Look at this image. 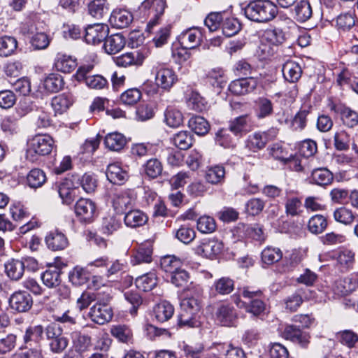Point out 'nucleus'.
<instances>
[{
  "label": "nucleus",
  "mask_w": 358,
  "mask_h": 358,
  "mask_svg": "<svg viewBox=\"0 0 358 358\" xmlns=\"http://www.w3.org/2000/svg\"><path fill=\"white\" fill-rule=\"evenodd\" d=\"M45 28L46 24L41 20L38 13H31L26 16L24 23V34L29 35V48L31 50H44L49 47L52 39L45 33Z\"/></svg>",
  "instance_id": "obj_1"
},
{
  "label": "nucleus",
  "mask_w": 358,
  "mask_h": 358,
  "mask_svg": "<svg viewBox=\"0 0 358 358\" xmlns=\"http://www.w3.org/2000/svg\"><path fill=\"white\" fill-rule=\"evenodd\" d=\"M245 16L251 21L265 23L273 20L278 13V6L270 0H254L244 8Z\"/></svg>",
  "instance_id": "obj_2"
},
{
  "label": "nucleus",
  "mask_w": 358,
  "mask_h": 358,
  "mask_svg": "<svg viewBox=\"0 0 358 358\" xmlns=\"http://www.w3.org/2000/svg\"><path fill=\"white\" fill-rule=\"evenodd\" d=\"M54 146V140L49 135H36L27 141V159L36 162L40 156L49 155Z\"/></svg>",
  "instance_id": "obj_3"
},
{
  "label": "nucleus",
  "mask_w": 358,
  "mask_h": 358,
  "mask_svg": "<svg viewBox=\"0 0 358 358\" xmlns=\"http://www.w3.org/2000/svg\"><path fill=\"white\" fill-rule=\"evenodd\" d=\"M94 68L92 64L80 66L74 77L76 80L85 81V84L92 89L102 90L108 86L107 80L101 75L88 76Z\"/></svg>",
  "instance_id": "obj_4"
},
{
  "label": "nucleus",
  "mask_w": 358,
  "mask_h": 358,
  "mask_svg": "<svg viewBox=\"0 0 358 358\" xmlns=\"http://www.w3.org/2000/svg\"><path fill=\"white\" fill-rule=\"evenodd\" d=\"M242 296L248 300L245 308L247 312L255 316L260 315L264 312L266 305L262 300L263 293L261 290H253L249 287L243 288Z\"/></svg>",
  "instance_id": "obj_5"
},
{
  "label": "nucleus",
  "mask_w": 358,
  "mask_h": 358,
  "mask_svg": "<svg viewBox=\"0 0 358 358\" xmlns=\"http://www.w3.org/2000/svg\"><path fill=\"white\" fill-rule=\"evenodd\" d=\"M202 293L203 290L199 286L188 287L185 290V297L180 303L181 308L198 315L201 309Z\"/></svg>",
  "instance_id": "obj_6"
},
{
  "label": "nucleus",
  "mask_w": 358,
  "mask_h": 358,
  "mask_svg": "<svg viewBox=\"0 0 358 358\" xmlns=\"http://www.w3.org/2000/svg\"><path fill=\"white\" fill-rule=\"evenodd\" d=\"M278 133V131L275 128H271L264 132H255L249 136L246 141V147L256 152L263 149L268 142L275 139Z\"/></svg>",
  "instance_id": "obj_7"
},
{
  "label": "nucleus",
  "mask_w": 358,
  "mask_h": 358,
  "mask_svg": "<svg viewBox=\"0 0 358 358\" xmlns=\"http://www.w3.org/2000/svg\"><path fill=\"white\" fill-rule=\"evenodd\" d=\"M223 248V243L218 240L204 238L194 248V251L198 255L213 259L222 252Z\"/></svg>",
  "instance_id": "obj_8"
},
{
  "label": "nucleus",
  "mask_w": 358,
  "mask_h": 358,
  "mask_svg": "<svg viewBox=\"0 0 358 358\" xmlns=\"http://www.w3.org/2000/svg\"><path fill=\"white\" fill-rule=\"evenodd\" d=\"M142 8L149 9L152 15V18L148 22L146 31L152 32L153 28L159 24L161 16L163 15L166 7L165 0H145L142 4Z\"/></svg>",
  "instance_id": "obj_9"
},
{
  "label": "nucleus",
  "mask_w": 358,
  "mask_h": 358,
  "mask_svg": "<svg viewBox=\"0 0 358 358\" xmlns=\"http://www.w3.org/2000/svg\"><path fill=\"white\" fill-rule=\"evenodd\" d=\"M150 50L147 47H142L139 50L124 53L115 58V64L119 66H128L131 65L141 66L144 60L149 56Z\"/></svg>",
  "instance_id": "obj_10"
},
{
  "label": "nucleus",
  "mask_w": 358,
  "mask_h": 358,
  "mask_svg": "<svg viewBox=\"0 0 358 358\" xmlns=\"http://www.w3.org/2000/svg\"><path fill=\"white\" fill-rule=\"evenodd\" d=\"M136 199V196L133 190L117 192L112 199L113 207L117 213H123L134 206Z\"/></svg>",
  "instance_id": "obj_11"
},
{
  "label": "nucleus",
  "mask_w": 358,
  "mask_h": 358,
  "mask_svg": "<svg viewBox=\"0 0 358 358\" xmlns=\"http://www.w3.org/2000/svg\"><path fill=\"white\" fill-rule=\"evenodd\" d=\"M108 32L109 28L105 24H90L85 29V40L89 44H99L105 41Z\"/></svg>",
  "instance_id": "obj_12"
},
{
  "label": "nucleus",
  "mask_w": 358,
  "mask_h": 358,
  "mask_svg": "<svg viewBox=\"0 0 358 358\" xmlns=\"http://www.w3.org/2000/svg\"><path fill=\"white\" fill-rule=\"evenodd\" d=\"M75 213L81 222L90 223L95 215L96 205L90 199L81 198L75 205Z\"/></svg>",
  "instance_id": "obj_13"
},
{
  "label": "nucleus",
  "mask_w": 358,
  "mask_h": 358,
  "mask_svg": "<svg viewBox=\"0 0 358 358\" xmlns=\"http://www.w3.org/2000/svg\"><path fill=\"white\" fill-rule=\"evenodd\" d=\"M331 111L341 116L343 123L348 127H354L358 124V113L350 108L341 103L331 102L329 104Z\"/></svg>",
  "instance_id": "obj_14"
},
{
  "label": "nucleus",
  "mask_w": 358,
  "mask_h": 358,
  "mask_svg": "<svg viewBox=\"0 0 358 358\" xmlns=\"http://www.w3.org/2000/svg\"><path fill=\"white\" fill-rule=\"evenodd\" d=\"M203 34L199 27H192L182 31L178 37L182 47L186 49H193L199 45Z\"/></svg>",
  "instance_id": "obj_15"
},
{
  "label": "nucleus",
  "mask_w": 358,
  "mask_h": 358,
  "mask_svg": "<svg viewBox=\"0 0 358 358\" xmlns=\"http://www.w3.org/2000/svg\"><path fill=\"white\" fill-rule=\"evenodd\" d=\"M88 315L94 322L104 324L112 319L113 311L107 304L97 303L90 308Z\"/></svg>",
  "instance_id": "obj_16"
},
{
  "label": "nucleus",
  "mask_w": 358,
  "mask_h": 358,
  "mask_svg": "<svg viewBox=\"0 0 358 358\" xmlns=\"http://www.w3.org/2000/svg\"><path fill=\"white\" fill-rule=\"evenodd\" d=\"M257 86V81L254 78H240L229 84V90L235 95H243L254 91Z\"/></svg>",
  "instance_id": "obj_17"
},
{
  "label": "nucleus",
  "mask_w": 358,
  "mask_h": 358,
  "mask_svg": "<svg viewBox=\"0 0 358 358\" xmlns=\"http://www.w3.org/2000/svg\"><path fill=\"white\" fill-rule=\"evenodd\" d=\"M177 81L178 76L171 69L162 68L157 72L155 76L156 85L164 90L169 91Z\"/></svg>",
  "instance_id": "obj_18"
},
{
  "label": "nucleus",
  "mask_w": 358,
  "mask_h": 358,
  "mask_svg": "<svg viewBox=\"0 0 358 358\" xmlns=\"http://www.w3.org/2000/svg\"><path fill=\"white\" fill-rule=\"evenodd\" d=\"M281 336L286 340L306 346L309 342L308 336L296 325H286L281 330Z\"/></svg>",
  "instance_id": "obj_19"
},
{
  "label": "nucleus",
  "mask_w": 358,
  "mask_h": 358,
  "mask_svg": "<svg viewBox=\"0 0 358 358\" xmlns=\"http://www.w3.org/2000/svg\"><path fill=\"white\" fill-rule=\"evenodd\" d=\"M47 247L52 251H60L67 248L69 241L62 231L57 229L50 231L45 238Z\"/></svg>",
  "instance_id": "obj_20"
},
{
  "label": "nucleus",
  "mask_w": 358,
  "mask_h": 358,
  "mask_svg": "<svg viewBox=\"0 0 358 358\" xmlns=\"http://www.w3.org/2000/svg\"><path fill=\"white\" fill-rule=\"evenodd\" d=\"M132 13L127 9L116 8L110 17V23L118 29L127 27L133 21Z\"/></svg>",
  "instance_id": "obj_21"
},
{
  "label": "nucleus",
  "mask_w": 358,
  "mask_h": 358,
  "mask_svg": "<svg viewBox=\"0 0 358 358\" xmlns=\"http://www.w3.org/2000/svg\"><path fill=\"white\" fill-rule=\"evenodd\" d=\"M236 313L229 305H221L216 311V320L222 326L230 327L234 324Z\"/></svg>",
  "instance_id": "obj_22"
},
{
  "label": "nucleus",
  "mask_w": 358,
  "mask_h": 358,
  "mask_svg": "<svg viewBox=\"0 0 358 358\" xmlns=\"http://www.w3.org/2000/svg\"><path fill=\"white\" fill-rule=\"evenodd\" d=\"M69 281L76 286H81L87 282L91 278V271L89 267H83L80 266H76L69 273Z\"/></svg>",
  "instance_id": "obj_23"
},
{
  "label": "nucleus",
  "mask_w": 358,
  "mask_h": 358,
  "mask_svg": "<svg viewBox=\"0 0 358 358\" xmlns=\"http://www.w3.org/2000/svg\"><path fill=\"white\" fill-rule=\"evenodd\" d=\"M125 38L120 34H115L106 36L103 43V48L108 55H114L120 52L125 46Z\"/></svg>",
  "instance_id": "obj_24"
},
{
  "label": "nucleus",
  "mask_w": 358,
  "mask_h": 358,
  "mask_svg": "<svg viewBox=\"0 0 358 358\" xmlns=\"http://www.w3.org/2000/svg\"><path fill=\"white\" fill-rule=\"evenodd\" d=\"M58 193L64 204L71 205L76 197V189L72 180H64L58 186Z\"/></svg>",
  "instance_id": "obj_25"
},
{
  "label": "nucleus",
  "mask_w": 358,
  "mask_h": 358,
  "mask_svg": "<svg viewBox=\"0 0 358 358\" xmlns=\"http://www.w3.org/2000/svg\"><path fill=\"white\" fill-rule=\"evenodd\" d=\"M55 66L59 71L71 73L77 66L76 59L65 53L59 52L55 60Z\"/></svg>",
  "instance_id": "obj_26"
},
{
  "label": "nucleus",
  "mask_w": 358,
  "mask_h": 358,
  "mask_svg": "<svg viewBox=\"0 0 358 358\" xmlns=\"http://www.w3.org/2000/svg\"><path fill=\"white\" fill-rule=\"evenodd\" d=\"M106 176L111 183L115 185L123 184L129 178L127 172L123 170L117 163L110 164L108 166Z\"/></svg>",
  "instance_id": "obj_27"
},
{
  "label": "nucleus",
  "mask_w": 358,
  "mask_h": 358,
  "mask_svg": "<svg viewBox=\"0 0 358 358\" xmlns=\"http://www.w3.org/2000/svg\"><path fill=\"white\" fill-rule=\"evenodd\" d=\"M333 173L327 168H317L312 171L310 182L319 186H326L332 182Z\"/></svg>",
  "instance_id": "obj_28"
},
{
  "label": "nucleus",
  "mask_w": 358,
  "mask_h": 358,
  "mask_svg": "<svg viewBox=\"0 0 358 358\" xmlns=\"http://www.w3.org/2000/svg\"><path fill=\"white\" fill-rule=\"evenodd\" d=\"M251 117L249 115H243L229 122V129L235 135H242L247 132L251 127Z\"/></svg>",
  "instance_id": "obj_29"
},
{
  "label": "nucleus",
  "mask_w": 358,
  "mask_h": 358,
  "mask_svg": "<svg viewBox=\"0 0 358 358\" xmlns=\"http://www.w3.org/2000/svg\"><path fill=\"white\" fill-rule=\"evenodd\" d=\"M282 71L285 79L289 83L298 81L302 74L300 65L292 60H288L283 64Z\"/></svg>",
  "instance_id": "obj_30"
},
{
  "label": "nucleus",
  "mask_w": 358,
  "mask_h": 358,
  "mask_svg": "<svg viewBox=\"0 0 358 358\" xmlns=\"http://www.w3.org/2000/svg\"><path fill=\"white\" fill-rule=\"evenodd\" d=\"M21 69L22 64L20 62L9 63L5 69L6 74L10 78L9 82L15 86V90H20L22 87V81L20 77Z\"/></svg>",
  "instance_id": "obj_31"
},
{
  "label": "nucleus",
  "mask_w": 358,
  "mask_h": 358,
  "mask_svg": "<svg viewBox=\"0 0 358 358\" xmlns=\"http://www.w3.org/2000/svg\"><path fill=\"white\" fill-rule=\"evenodd\" d=\"M89 14L100 20L107 15L109 12V5L106 0H93L87 6Z\"/></svg>",
  "instance_id": "obj_32"
},
{
  "label": "nucleus",
  "mask_w": 358,
  "mask_h": 358,
  "mask_svg": "<svg viewBox=\"0 0 358 358\" xmlns=\"http://www.w3.org/2000/svg\"><path fill=\"white\" fill-rule=\"evenodd\" d=\"M158 278L154 272H149L136 278V287L143 292L153 289L157 285Z\"/></svg>",
  "instance_id": "obj_33"
},
{
  "label": "nucleus",
  "mask_w": 358,
  "mask_h": 358,
  "mask_svg": "<svg viewBox=\"0 0 358 358\" xmlns=\"http://www.w3.org/2000/svg\"><path fill=\"white\" fill-rule=\"evenodd\" d=\"M124 220L127 227L136 228L145 224L148 221V217L141 210H131L126 213Z\"/></svg>",
  "instance_id": "obj_34"
},
{
  "label": "nucleus",
  "mask_w": 358,
  "mask_h": 358,
  "mask_svg": "<svg viewBox=\"0 0 358 358\" xmlns=\"http://www.w3.org/2000/svg\"><path fill=\"white\" fill-rule=\"evenodd\" d=\"M154 315L159 322H164L172 317L174 313L173 306L168 301H162L154 308Z\"/></svg>",
  "instance_id": "obj_35"
},
{
  "label": "nucleus",
  "mask_w": 358,
  "mask_h": 358,
  "mask_svg": "<svg viewBox=\"0 0 358 358\" xmlns=\"http://www.w3.org/2000/svg\"><path fill=\"white\" fill-rule=\"evenodd\" d=\"M225 169L224 166L215 165L207 167L205 173L206 180L213 185L221 184L224 180Z\"/></svg>",
  "instance_id": "obj_36"
},
{
  "label": "nucleus",
  "mask_w": 358,
  "mask_h": 358,
  "mask_svg": "<svg viewBox=\"0 0 358 358\" xmlns=\"http://www.w3.org/2000/svg\"><path fill=\"white\" fill-rule=\"evenodd\" d=\"M171 143L180 150H187L193 144V136L187 131H180L175 134L171 138Z\"/></svg>",
  "instance_id": "obj_37"
},
{
  "label": "nucleus",
  "mask_w": 358,
  "mask_h": 358,
  "mask_svg": "<svg viewBox=\"0 0 358 358\" xmlns=\"http://www.w3.org/2000/svg\"><path fill=\"white\" fill-rule=\"evenodd\" d=\"M235 282L229 277H222L213 282L212 290L220 295L229 294L234 289Z\"/></svg>",
  "instance_id": "obj_38"
},
{
  "label": "nucleus",
  "mask_w": 358,
  "mask_h": 358,
  "mask_svg": "<svg viewBox=\"0 0 358 358\" xmlns=\"http://www.w3.org/2000/svg\"><path fill=\"white\" fill-rule=\"evenodd\" d=\"M24 88L27 87V96L24 93V104L30 103L29 106L24 107V114L31 112L36 108V106L34 105L33 101L30 100V98L28 96H31L32 97H38L41 94V92L36 90V86H34V89H32L31 82L29 78L24 77Z\"/></svg>",
  "instance_id": "obj_39"
},
{
  "label": "nucleus",
  "mask_w": 358,
  "mask_h": 358,
  "mask_svg": "<svg viewBox=\"0 0 358 358\" xmlns=\"http://www.w3.org/2000/svg\"><path fill=\"white\" fill-rule=\"evenodd\" d=\"M60 269L57 267H50L41 275V280L43 284L49 287L53 288L59 285L60 280Z\"/></svg>",
  "instance_id": "obj_40"
},
{
  "label": "nucleus",
  "mask_w": 358,
  "mask_h": 358,
  "mask_svg": "<svg viewBox=\"0 0 358 358\" xmlns=\"http://www.w3.org/2000/svg\"><path fill=\"white\" fill-rule=\"evenodd\" d=\"M63 78L58 73H50L44 80L45 90L50 93H55L61 90L64 87Z\"/></svg>",
  "instance_id": "obj_41"
},
{
  "label": "nucleus",
  "mask_w": 358,
  "mask_h": 358,
  "mask_svg": "<svg viewBox=\"0 0 358 358\" xmlns=\"http://www.w3.org/2000/svg\"><path fill=\"white\" fill-rule=\"evenodd\" d=\"M334 220L345 225H351L355 221H357V216L351 209L345 206L336 208L334 212Z\"/></svg>",
  "instance_id": "obj_42"
},
{
  "label": "nucleus",
  "mask_w": 358,
  "mask_h": 358,
  "mask_svg": "<svg viewBox=\"0 0 358 358\" xmlns=\"http://www.w3.org/2000/svg\"><path fill=\"white\" fill-rule=\"evenodd\" d=\"M72 104L71 98L65 94L55 96L52 99L51 106L55 114H62L66 112Z\"/></svg>",
  "instance_id": "obj_43"
},
{
  "label": "nucleus",
  "mask_w": 358,
  "mask_h": 358,
  "mask_svg": "<svg viewBox=\"0 0 358 358\" xmlns=\"http://www.w3.org/2000/svg\"><path fill=\"white\" fill-rule=\"evenodd\" d=\"M152 248L150 245H141L133 255L132 262L134 264L141 263H150L152 262Z\"/></svg>",
  "instance_id": "obj_44"
},
{
  "label": "nucleus",
  "mask_w": 358,
  "mask_h": 358,
  "mask_svg": "<svg viewBox=\"0 0 358 358\" xmlns=\"http://www.w3.org/2000/svg\"><path fill=\"white\" fill-rule=\"evenodd\" d=\"M46 181L44 171L40 169H33L27 176V183L33 189L41 187Z\"/></svg>",
  "instance_id": "obj_45"
},
{
  "label": "nucleus",
  "mask_w": 358,
  "mask_h": 358,
  "mask_svg": "<svg viewBox=\"0 0 358 358\" xmlns=\"http://www.w3.org/2000/svg\"><path fill=\"white\" fill-rule=\"evenodd\" d=\"M262 40L271 45H278L285 41L284 31L280 28L267 29L262 34Z\"/></svg>",
  "instance_id": "obj_46"
},
{
  "label": "nucleus",
  "mask_w": 358,
  "mask_h": 358,
  "mask_svg": "<svg viewBox=\"0 0 358 358\" xmlns=\"http://www.w3.org/2000/svg\"><path fill=\"white\" fill-rule=\"evenodd\" d=\"M104 144L110 150L117 151L124 146L126 139L120 133H111L105 137Z\"/></svg>",
  "instance_id": "obj_47"
},
{
  "label": "nucleus",
  "mask_w": 358,
  "mask_h": 358,
  "mask_svg": "<svg viewBox=\"0 0 358 358\" xmlns=\"http://www.w3.org/2000/svg\"><path fill=\"white\" fill-rule=\"evenodd\" d=\"M327 220L323 215H315L308 222V229L313 234H319L327 229Z\"/></svg>",
  "instance_id": "obj_48"
},
{
  "label": "nucleus",
  "mask_w": 358,
  "mask_h": 358,
  "mask_svg": "<svg viewBox=\"0 0 358 358\" xmlns=\"http://www.w3.org/2000/svg\"><path fill=\"white\" fill-rule=\"evenodd\" d=\"M111 334L122 343H131L133 339L131 329L127 325L119 324L113 326L110 330Z\"/></svg>",
  "instance_id": "obj_49"
},
{
  "label": "nucleus",
  "mask_w": 358,
  "mask_h": 358,
  "mask_svg": "<svg viewBox=\"0 0 358 358\" xmlns=\"http://www.w3.org/2000/svg\"><path fill=\"white\" fill-rule=\"evenodd\" d=\"M257 116L258 118H265L273 113L272 101L266 97H259L256 101Z\"/></svg>",
  "instance_id": "obj_50"
},
{
  "label": "nucleus",
  "mask_w": 358,
  "mask_h": 358,
  "mask_svg": "<svg viewBox=\"0 0 358 358\" xmlns=\"http://www.w3.org/2000/svg\"><path fill=\"white\" fill-rule=\"evenodd\" d=\"M188 124L189 127L199 136L206 134L210 129L208 121L201 116L192 117L189 120Z\"/></svg>",
  "instance_id": "obj_51"
},
{
  "label": "nucleus",
  "mask_w": 358,
  "mask_h": 358,
  "mask_svg": "<svg viewBox=\"0 0 358 358\" xmlns=\"http://www.w3.org/2000/svg\"><path fill=\"white\" fill-rule=\"evenodd\" d=\"M261 257L263 263L271 265L282 259V252L278 248L268 246L262 250Z\"/></svg>",
  "instance_id": "obj_52"
},
{
  "label": "nucleus",
  "mask_w": 358,
  "mask_h": 358,
  "mask_svg": "<svg viewBox=\"0 0 358 358\" xmlns=\"http://www.w3.org/2000/svg\"><path fill=\"white\" fill-rule=\"evenodd\" d=\"M17 40L12 36H3L0 37V56L8 57L17 49Z\"/></svg>",
  "instance_id": "obj_53"
},
{
  "label": "nucleus",
  "mask_w": 358,
  "mask_h": 358,
  "mask_svg": "<svg viewBox=\"0 0 358 358\" xmlns=\"http://www.w3.org/2000/svg\"><path fill=\"white\" fill-rule=\"evenodd\" d=\"M357 283L351 278L341 279L335 282L334 290L340 296H345L352 293L356 289Z\"/></svg>",
  "instance_id": "obj_54"
},
{
  "label": "nucleus",
  "mask_w": 358,
  "mask_h": 358,
  "mask_svg": "<svg viewBox=\"0 0 358 358\" xmlns=\"http://www.w3.org/2000/svg\"><path fill=\"white\" fill-rule=\"evenodd\" d=\"M175 237L181 243L188 245L196 238V231L187 225H182L174 232Z\"/></svg>",
  "instance_id": "obj_55"
},
{
  "label": "nucleus",
  "mask_w": 358,
  "mask_h": 358,
  "mask_svg": "<svg viewBox=\"0 0 358 358\" xmlns=\"http://www.w3.org/2000/svg\"><path fill=\"white\" fill-rule=\"evenodd\" d=\"M294 11L296 20L301 22L309 20L313 14L310 4L306 0L300 1L296 6Z\"/></svg>",
  "instance_id": "obj_56"
},
{
  "label": "nucleus",
  "mask_w": 358,
  "mask_h": 358,
  "mask_svg": "<svg viewBox=\"0 0 358 358\" xmlns=\"http://www.w3.org/2000/svg\"><path fill=\"white\" fill-rule=\"evenodd\" d=\"M160 264L169 275L182 266V262L174 255H166L161 259Z\"/></svg>",
  "instance_id": "obj_57"
},
{
  "label": "nucleus",
  "mask_w": 358,
  "mask_h": 358,
  "mask_svg": "<svg viewBox=\"0 0 358 358\" xmlns=\"http://www.w3.org/2000/svg\"><path fill=\"white\" fill-rule=\"evenodd\" d=\"M336 338L343 345L352 348L358 343V334L352 330H343L336 334Z\"/></svg>",
  "instance_id": "obj_58"
},
{
  "label": "nucleus",
  "mask_w": 358,
  "mask_h": 358,
  "mask_svg": "<svg viewBox=\"0 0 358 358\" xmlns=\"http://www.w3.org/2000/svg\"><path fill=\"white\" fill-rule=\"evenodd\" d=\"M5 271L12 280H17L22 276V262L11 259L5 264Z\"/></svg>",
  "instance_id": "obj_59"
},
{
  "label": "nucleus",
  "mask_w": 358,
  "mask_h": 358,
  "mask_svg": "<svg viewBox=\"0 0 358 358\" xmlns=\"http://www.w3.org/2000/svg\"><path fill=\"white\" fill-rule=\"evenodd\" d=\"M164 120L169 127H178L182 124L183 116L180 110L169 107L165 110Z\"/></svg>",
  "instance_id": "obj_60"
},
{
  "label": "nucleus",
  "mask_w": 358,
  "mask_h": 358,
  "mask_svg": "<svg viewBox=\"0 0 358 358\" xmlns=\"http://www.w3.org/2000/svg\"><path fill=\"white\" fill-rule=\"evenodd\" d=\"M200 322L198 320V315L182 310L178 315V325L180 327H199Z\"/></svg>",
  "instance_id": "obj_61"
},
{
  "label": "nucleus",
  "mask_w": 358,
  "mask_h": 358,
  "mask_svg": "<svg viewBox=\"0 0 358 358\" xmlns=\"http://www.w3.org/2000/svg\"><path fill=\"white\" fill-rule=\"evenodd\" d=\"M141 92L138 88H130L122 92L120 95V102L126 106H134L141 99Z\"/></svg>",
  "instance_id": "obj_62"
},
{
  "label": "nucleus",
  "mask_w": 358,
  "mask_h": 358,
  "mask_svg": "<svg viewBox=\"0 0 358 358\" xmlns=\"http://www.w3.org/2000/svg\"><path fill=\"white\" fill-rule=\"evenodd\" d=\"M162 164L157 158H152L148 160L144 165L145 173L150 178H157L162 174Z\"/></svg>",
  "instance_id": "obj_63"
},
{
  "label": "nucleus",
  "mask_w": 358,
  "mask_h": 358,
  "mask_svg": "<svg viewBox=\"0 0 358 358\" xmlns=\"http://www.w3.org/2000/svg\"><path fill=\"white\" fill-rule=\"evenodd\" d=\"M207 78L211 85L222 88L226 83L224 71L221 68H215L208 71Z\"/></svg>",
  "instance_id": "obj_64"
}]
</instances>
